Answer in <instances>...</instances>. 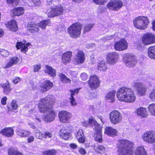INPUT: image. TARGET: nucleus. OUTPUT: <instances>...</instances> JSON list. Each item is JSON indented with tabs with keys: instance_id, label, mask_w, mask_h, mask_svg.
Here are the masks:
<instances>
[{
	"instance_id": "nucleus-64",
	"label": "nucleus",
	"mask_w": 155,
	"mask_h": 155,
	"mask_svg": "<svg viewBox=\"0 0 155 155\" xmlns=\"http://www.w3.org/2000/svg\"><path fill=\"white\" fill-rule=\"evenodd\" d=\"M21 81V79L19 77H17L13 80V82L15 84H17Z\"/></svg>"
},
{
	"instance_id": "nucleus-50",
	"label": "nucleus",
	"mask_w": 155,
	"mask_h": 155,
	"mask_svg": "<svg viewBox=\"0 0 155 155\" xmlns=\"http://www.w3.org/2000/svg\"><path fill=\"white\" fill-rule=\"evenodd\" d=\"M148 110L151 114L155 116V104H150L148 107Z\"/></svg>"
},
{
	"instance_id": "nucleus-34",
	"label": "nucleus",
	"mask_w": 155,
	"mask_h": 155,
	"mask_svg": "<svg viewBox=\"0 0 155 155\" xmlns=\"http://www.w3.org/2000/svg\"><path fill=\"white\" fill-rule=\"evenodd\" d=\"M1 86L4 89V93L8 95L10 92L12 88L11 85L10 84L8 81H7L5 83L2 84Z\"/></svg>"
},
{
	"instance_id": "nucleus-60",
	"label": "nucleus",
	"mask_w": 155,
	"mask_h": 155,
	"mask_svg": "<svg viewBox=\"0 0 155 155\" xmlns=\"http://www.w3.org/2000/svg\"><path fill=\"white\" fill-rule=\"evenodd\" d=\"M34 137L33 136H30L27 139V141L29 143H30L34 141Z\"/></svg>"
},
{
	"instance_id": "nucleus-41",
	"label": "nucleus",
	"mask_w": 155,
	"mask_h": 155,
	"mask_svg": "<svg viewBox=\"0 0 155 155\" xmlns=\"http://www.w3.org/2000/svg\"><path fill=\"white\" fill-rule=\"evenodd\" d=\"M147 90V87L143 85L140 88L136 91L137 94L139 96H142L144 95L145 94L146 91Z\"/></svg>"
},
{
	"instance_id": "nucleus-57",
	"label": "nucleus",
	"mask_w": 155,
	"mask_h": 155,
	"mask_svg": "<svg viewBox=\"0 0 155 155\" xmlns=\"http://www.w3.org/2000/svg\"><path fill=\"white\" fill-rule=\"evenodd\" d=\"M88 76L87 74L84 72L81 74L80 77L81 79L84 81L86 80Z\"/></svg>"
},
{
	"instance_id": "nucleus-54",
	"label": "nucleus",
	"mask_w": 155,
	"mask_h": 155,
	"mask_svg": "<svg viewBox=\"0 0 155 155\" xmlns=\"http://www.w3.org/2000/svg\"><path fill=\"white\" fill-rule=\"evenodd\" d=\"M53 136L51 132L48 131H46L44 132V134H43V137L45 138L47 137L49 138H51Z\"/></svg>"
},
{
	"instance_id": "nucleus-38",
	"label": "nucleus",
	"mask_w": 155,
	"mask_h": 155,
	"mask_svg": "<svg viewBox=\"0 0 155 155\" xmlns=\"http://www.w3.org/2000/svg\"><path fill=\"white\" fill-rule=\"evenodd\" d=\"M135 155H147V152L143 146L138 147L135 150Z\"/></svg>"
},
{
	"instance_id": "nucleus-25",
	"label": "nucleus",
	"mask_w": 155,
	"mask_h": 155,
	"mask_svg": "<svg viewBox=\"0 0 155 155\" xmlns=\"http://www.w3.org/2000/svg\"><path fill=\"white\" fill-rule=\"evenodd\" d=\"M94 149L96 153H99L101 155H107L106 153V148L103 145H95L94 147Z\"/></svg>"
},
{
	"instance_id": "nucleus-20",
	"label": "nucleus",
	"mask_w": 155,
	"mask_h": 155,
	"mask_svg": "<svg viewBox=\"0 0 155 155\" xmlns=\"http://www.w3.org/2000/svg\"><path fill=\"white\" fill-rule=\"evenodd\" d=\"M56 116L54 111L51 110L50 112L45 114L43 117L44 120L47 122H51L54 120Z\"/></svg>"
},
{
	"instance_id": "nucleus-29",
	"label": "nucleus",
	"mask_w": 155,
	"mask_h": 155,
	"mask_svg": "<svg viewBox=\"0 0 155 155\" xmlns=\"http://www.w3.org/2000/svg\"><path fill=\"white\" fill-rule=\"evenodd\" d=\"M6 25L11 31H15L18 30V26L15 20H12L6 24Z\"/></svg>"
},
{
	"instance_id": "nucleus-49",
	"label": "nucleus",
	"mask_w": 155,
	"mask_h": 155,
	"mask_svg": "<svg viewBox=\"0 0 155 155\" xmlns=\"http://www.w3.org/2000/svg\"><path fill=\"white\" fill-rule=\"evenodd\" d=\"M94 25V24L93 23L85 25L84 28V33L90 31Z\"/></svg>"
},
{
	"instance_id": "nucleus-55",
	"label": "nucleus",
	"mask_w": 155,
	"mask_h": 155,
	"mask_svg": "<svg viewBox=\"0 0 155 155\" xmlns=\"http://www.w3.org/2000/svg\"><path fill=\"white\" fill-rule=\"evenodd\" d=\"M150 97L151 100L155 101V89H153L150 94Z\"/></svg>"
},
{
	"instance_id": "nucleus-1",
	"label": "nucleus",
	"mask_w": 155,
	"mask_h": 155,
	"mask_svg": "<svg viewBox=\"0 0 155 155\" xmlns=\"http://www.w3.org/2000/svg\"><path fill=\"white\" fill-rule=\"evenodd\" d=\"M116 94L118 100L121 101L132 103L136 100L134 91L131 88L125 87L120 88L118 90Z\"/></svg>"
},
{
	"instance_id": "nucleus-32",
	"label": "nucleus",
	"mask_w": 155,
	"mask_h": 155,
	"mask_svg": "<svg viewBox=\"0 0 155 155\" xmlns=\"http://www.w3.org/2000/svg\"><path fill=\"white\" fill-rule=\"evenodd\" d=\"M38 25L34 23L31 22L28 25V30L31 32L34 33L39 31Z\"/></svg>"
},
{
	"instance_id": "nucleus-7",
	"label": "nucleus",
	"mask_w": 155,
	"mask_h": 155,
	"mask_svg": "<svg viewBox=\"0 0 155 155\" xmlns=\"http://www.w3.org/2000/svg\"><path fill=\"white\" fill-rule=\"evenodd\" d=\"M119 59L118 54L115 52H110L107 55L106 61L108 64L112 66L117 62Z\"/></svg>"
},
{
	"instance_id": "nucleus-33",
	"label": "nucleus",
	"mask_w": 155,
	"mask_h": 155,
	"mask_svg": "<svg viewBox=\"0 0 155 155\" xmlns=\"http://www.w3.org/2000/svg\"><path fill=\"white\" fill-rule=\"evenodd\" d=\"M16 133L18 135L21 137H26L30 134L31 132L23 129L19 128L17 130Z\"/></svg>"
},
{
	"instance_id": "nucleus-47",
	"label": "nucleus",
	"mask_w": 155,
	"mask_h": 155,
	"mask_svg": "<svg viewBox=\"0 0 155 155\" xmlns=\"http://www.w3.org/2000/svg\"><path fill=\"white\" fill-rule=\"evenodd\" d=\"M61 81L64 83H70L71 80L67 78L66 76L62 73H61L59 75Z\"/></svg>"
},
{
	"instance_id": "nucleus-15",
	"label": "nucleus",
	"mask_w": 155,
	"mask_h": 155,
	"mask_svg": "<svg viewBox=\"0 0 155 155\" xmlns=\"http://www.w3.org/2000/svg\"><path fill=\"white\" fill-rule=\"evenodd\" d=\"M95 125V127H93L94 131L95 139L96 141L101 143L102 141V134L101 133L102 127H100L97 123L93 122Z\"/></svg>"
},
{
	"instance_id": "nucleus-2",
	"label": "nucleus",
	"mask_w": 155,
	"mask_h": 155,
	"mask_svg": "<svg viewBox=\"0 0 155 155\" xmlns=\"http://www.w3.org/2000/svg\"><path fill=\"white\" fill-rule=\"evenodd\" d=\"M134 144L127 140H121L117 144V154L118 155H132Z\"/></svg>"
},
{
	"instance_id": "nucleus-40",
	"label": "nucleus",
	"mask_w": 155,
	"mask_h": 155,
	"mask_svg": "<svg viewBox=\"0 0 155 155\" xmlns=\"http://www.w3.org/2000/svg\"><path fill=\"white\" fill-rule=\"evenodd\" d=\"M93 122H96L97 123L94 118L91 117L89 118V120L84 121L83 122V125L84 126L86 127L89 124H90L91 126L93 127V128L95 127V125L94 123H93Z\"/></svg>"
},
{
	"instance_id": "nucleus-31",
	"label": "nucleus",
	"mask_w": 155,
	"mask_h": 155,
	"mask_svg": "<svg viewBox=\"0 0 155 155\" xmlns=\"http://www.w3.org/2000/svg\"><path fill=\"white\" fill-rule=\"evenodd\" d=\"M79 89H77L74 90H71L70 91L71 92V97L69 99L70 100V103L72 106H74L77 105V103L76 101L74 98L73 96L75 94H78L79 91Z\"/></svg>"
},
{
	"instance_id": "nucleus-61",
	"label": "nucleus",
	"mask_w": 155,
	"mask_h": 155,
	"mask_svg": "<svg viewBox=\"0 0 155 155\" xmlns=\"http://www.w3.org/2000/svg\"><path fill=\"white\" fill-rule=\"evenodd\" d=\"M7 97H3L1 100V104L3 105H5L6 104V101L7 100Z\"/></svg>"
},
{
	"instance_id": "nucleus-39",
	"label": "nucleus",
	"mask_w": 155,
	"mask_h": 155,
	"mask_svg": "<svg viewBox=\"0 0 155 155\" xmlns=\"http://www.w3.org/2000/svg\"><path fill=\"white\" fill-rule=\"evenodd\" d=\"M148 55L150 58L155 59V46H151L149 48Z\"/></svg>"
},
{
	"instance_id": "nucleus-35",
	"label": "nucleus",
	"mask_w": 155,
	"mask_h": 155,
	"mask_svg": "<svg viewBox=\"0 0 155 155\" xmlns=\"http://www.w3.org/2000/svg\"><path fill=\"white\" fill-rule=\"evenodd\" d=\"M24 12V9L22 7L15 8L11 11V14L14 16H19L22 15Z\"/></svg>"
},
{
	"instance_id": "nucleus-58",
	"label": "nucleus",
	"mask_w": 155,
	"mask_h": 155,
	"mask_svg": "<svg viewBox=\"0 0 155 155\" xmlns=\"http://www.w3.org/2000/svg\"><path fill=\"white\" fill-rule=\"evenodd\" d=\"M78 152L81 154L85 155L86 153V151L83 148H80L78 149Z\"/></svg>"
},
{
	"instance_id": "nucleus-21",
	"label": "nucleus",
	"mask_w": 155,
	"mask_h": 155,
	"mask_svg": "<svg viewBox=\"0 0 155 155\" xmlns=\"http://www.w3.org/2000/svg\"><path fill=\"white\" fill-rule=\"evenodd\" d=\"M74 134L79 143H83L85 142V137L82 129H79L77 132L74 133Z\"/></svg>"
},
{
	"instance_id": "nucleus-26",
	"label": "nucleus",
	"mask_w": 155,
	"mask_h": 155,
	"mask_svg": "<svg viewBox=\"0 0 155 155\" xmlns=\"http://www.w3.org/2000/svg\"><path fill=\"white\" fill-rule=\"evenodd\" d=\"M117 130L110 127H106L105 128L104 133L111 137L115 136L117 135Z\"/></svg>"
},
{
	"instance_id": "nucleus-14",
	"label": "nucleus",
	"mask_w": 155,
	"mask_h": 155,
	"mask_svg": "<svg viewBox=\"0 0 155 155\" xmlns=\"http://www.w3.org/2000/svg\"><path fill=\"white\" fill-rule=\"evenodd\" d=\"M100 81L96 75H93L90 76L88 84L90 88L92 89H96L100 86Z\"/></svg>"
},
{
	"instance_id": "nucleus-8",
	"label": "nucleus",
	"mask_w": 155,
	"mask_h": 155,
	"mask_svg": "<svg viewBox=\"0 0 155 155\" xmlns=\"http://www.w3.org/2000/svg\"><path fill=\"white\" fill-rule=\"evenodd\" d=\"M63 7L61 5H59L52 7L51 10L47 12V15L50 17L59 16L63 13Z\"/></svg>"
},
{
	"instance_id": "nucleus-12",
	"label": "nucleus",
	"mask_w": 155,
	"mask_h": 155,
	"mask_svg": "<svg viewBox=\"0 0 155 155\" xmlns=\"http://www.w3.org/2000/svg\"><path fill=\"white\" fill-rule=\"evenodd\" d=\"M123 5L122 2L120 0H115L109 2L107 5L108 9L113 11H117Z\"/></svg>"
},
{
	"instance_id": "nucleus-56",
	"label": "nucleus",
	"mask_w": 155,
	"mask_h": 155,
	"mask_svg": "<svg viewBox=\"0 0 155 155\" xmlns=\"http://www.w3.org/2000/svg\"><path fill=\"white\" fill-rule=\"evenodd\" d=\"M115 35V34L112 35H107V36H106L104 37V41H107V40H110L114 38Z\"/></svg>"
},
{
	"instance_id": "nucleus-43",
	"label": "nucleus",
	"mask_w": 155,
	"mask_h": 155,
	"mask_svg": "<svg viewBox=\"0 0 155 155\" xmlns=\"http://www.w3.org/2000/svg\"><path fill=\"white\" fill-rule=\"evenodd\" d=\"M50 22L49 20H44L39 23L38 26L42 29H45L46 26L50 24Z\"/></svg>"
},
{
	"instance_id": "nucleus-9",
	"label": "nucleus",
	"mask_w": 155,
	"mask_h": 155,
	"mask_svg": "<svg viewBox=\"0 0 155 155\" xmlns=\"http://www.w3.org/2000/svg\"><path fill=\"white\" fill-rule=\"evenodd\" d=\"M142 41L145 45L154 44L155 43V35L151 33H146L142 37Z\"/></svg>"
},
{
	"instance_id": "nucleus-13",
	"label": "nucleus",
	"mask_w": 155,
	"mask_h": 155,
	"mask_svg": "<svg viewBox=\"0 0 155 155\" xmlns=\"http://www.w3.org/2000/svg\"><path fill=\"white\" fill-rule=\"evenodd\" d=\"M124 60L125 65L128 67H133L137 63L135 57L131 54H126Z\"/></svg>"
},
{
	"instance_id": "nucleus-11",
	"label": "nucleus",
	"mask_w": 155,
	"mask_h": 155,
	"mask_svg": "<svg viewBox=\"0 0 155 155\" xmlns=\"http://www.w3.org/2000/svg\"><path fill=\"white\" fill-rule=\"evenodd\" d=\"M128 46L127 41L124 39H121L115 43L114 48L116 51H121L127 49Z\"/></svg>"
},
{
	"instance_id": "nucleus-44",
	"label": "nucleus",
	"mask_w": 155,
	"mask_h": 155,
	"mask_svg": "<svg viewBox=\"0 0 155 155\" xmlns=\"http://www.w3.org/2000/svg\"><path fill=\"white\" fill-rule=\"evenodd\" d=\"M57 153L55 150H49L43 152L42 154L43 155H56Z\"/></svg>"
},
{
	"instance_id": "nucleus-24",
	"label": "nucleus",
	"mask_w": 155,
	"mask_h": 155,
	"mask_svg": "<svg viewBox=\"0 0 155 155\" xmlns=\"http://www.w3.org/2000/svg\"><path fill=\"white\" fill-rule=\"evenodd\" d=\"M61 137L65 140H68L71 135V131L63 128L60 131Z\"/></svg>"
},
{
	"instance_id": "nucleus-22",
	"label": "nucleus",
	"mask_w": 155,
	"mask_h": 155,
	"mask_svg": "<svg viewBox=\"0 0 155 155\" xmlns=\"http://www.w3.org/2000/svg\"><path fill=\"white\" fill-rule=\"evenodd\" d=\"M116 91H112L108 92L105 95V99L108 102L113 103L115 101Z\"/></svg>"
},
{
	"instance_id": "nucleus-59",
	"label": "nucleus",
	"mask_w": 155,
	"mask_h": 155,
	"mask_svg": "<svg viewBox=\"0 0 155 155\" xmlns=\"http://www.w3.org/2000/svg\"><path fill=\"white\" fill-rule=\"evenodd\" d=\"M41 68V66L40 65H34V71L36 72L38 71Z\"/></svg>"
},
{
	"instance_id": "nucleus-6",
	"label": "nucleus",
	"mask_w": 155,
	"mask_h": 155,
	"mask_svg": "<svg viewBox=\"0 0 155 155\" xmlns=\"http://www.w3.org/2000/svg\"><path fill=\"white\" fill-rule=\"evenodd\" d=\"M109 120L114 125L120 123L122 119L121 113L118 110H114L112 111L109 115Z\"/></svg>"
},
{
	"instance_id": "nucleus-48",
	"label": "nucleus",
	"mask_w": 155,
	"mask_h": 155,
	"mask_svg": "<svg viewBox=\"0 0 155 155\" xmlns=\"http://www.w3.org/2000/svg\"><path fill=\"white\" fill-rule=\"evenodd\" d=\"M8 155H23V154L18 151L10 149L8 150Z\"/></svg>"
},
{
	"instance_id": "nucleus-36",
	"label": "nucleus",
	"mask_w": 155,
	"mask_h": 155,
	"mask_svg": "<svg viewBox=\"0 0 155 155\" xmlns=\"http://www.w3.org/2000/svg\"><path fill=\"white\" fill-rule=\"evenodd\" d=\"M135 113L138 115L143 117H145L147 116L146 108L142 107H140L137 109L135 110Z\"/></svg>"
},
{
	"instance_id": "nucleus-52",
	"label": "nucleus",
	"mask_w": 155,
	"mask_h": 155,
	"mask_svg": "<svg viewBox=\"0 0 155 155\" xmlns=\"http://www.w3.org/2000/svg\"><path fill=\"white\" fill-rule=\"evenodd\" d=\"M0 54L4 57H7L9 55V53L7 50L0 49Z\"/></svg>"
},
{
	"instance_id": "nucleus-62",
	"label": "nucleus",
	"mask_w": 155,
	"mask_h": 155,
	"mask_svg": "<svg viewBox=\"0 0 155 155\" xmlns=\"http://www.w3.org/2000/svg\"><path fill=\"white\" fill-rule=\"evenodd\" d=\"M32 1L33 3L36 6H38L40 4V0H32Z\"/></svg>"
},
{
	"instance_id": "nucleus-46",
	"label": "nucleus",
	"mask_w": 155,
	"mask_h": 155,
	"mask_svg": "<svg viewBox=\"0 0 155 155\" xmlns=\"http://www.w3.org/2000/svg\"><path fill=\"white\" fill-rule=\"evenodd\" d=\"M143 85V84L142 83L138 81H136L133 82L132 86L135 89L136 91Z\"/></svg>"
},
{
	"instance_id": "nucleus-53",
	"label": "nucleus",
	"mask_w": 155,
	"mask_h": 155,
	"mask_svg": "<svg viewBox=\"0 0 155 155\" xmlns=\"http://www.w3.org/2000/svg\"><path fill=\"white\" fill-rule=\"evenodd\" d=\"M7 2L11 4H12L13 6L17 5L19 2V0H7Z\"/></svg>"
},
{
	"instance_id": "nucleus-30",
	"label": "nucleus",
	"mask_w": 155,
	"mask_h": 155,
	"mask_svg": "<svg viewBox=\"0 0 155 155\" xmlns=\"http://www.w3.org/2000/svg\"><path fill=\"white\" fill-rule=\"evenodd\" d=\"M19 61V59L17 57H13L11 58L9 61L7 63L5 66L4 67V68H9L14 64H17Z\"/></svg>"
},
{
	"instance_id": "nucleus-5",
	"label": "nucleus",
	"mask_w": 155,
	"mask_h": 155,
	"mask_svg": "<svg viewBox=\"0 0 155 155\" xmlns=\"http://www.w3.org/2000/svg\"><path fill=\"white\" fill-rule=\"evenodd\" d=\"M134 26L137 28L143 30L145 29L150 23L147 16H139L133 20Z\"/></svg>"
},
{
	"instance_id": "nucleus-19",
	"label": "nucleus",
	"mask_w": 155,
	"mask_h": 155,
	"mask_svg": "<svg viewBox=\"0 0 155 155\" xmlns=\"http://www.w3.org/2000/svg\"><path fill=\"white\" fill-rule=\"evenodd\" d=\"M0 134L7 137H12L14 135V130L12 127H5L1 130Z\"/></svg>"
},
{
	"instance_id": "nucleus-45",
	"label": "nucleus",
	"mask_w": 155,
	"mask_h": 155,
	"mask_svg": "<svg viewBox=\"0 0 155 155\" xmlns=\"http://www.w3.org/2000/svg\"><path fill=\"white\" fill-rule=\"evenodd\" d=\"M34 135L35 137L38 139H41L43 137V134L37 129L34 130Z\"/></svg>"
},
{
	"instance_id": "nucleus-51",
	"label": "nucleus",
	"mask_w": 155,
	"mask_h": 155,
	"mask_svg": "<svg viewBox=\"0 0 155 155\" xmlns=\"http://www.w3.org/2000/svg\"><path fill=\"white\" fill-rule=\"evenodd\" d=\"M93 2L97 5H103L106 3L108 0H92Z\"/></svg>"
},
{
	"instance_id": "nucleus-16",
	"label": "nucleus",
	"mask_w": 155,
	"mask_h": 155,
	"mask_svg": "<svg viewBox=\"0 0 155 155\" xmlns=\"http://www.w3.org/2000/svg\"><path fill=\"white\" fill-rule=\"evenodd\" d=\"M58 116L60 121L62 123H66L69 121L71 115L68 112L62 110L59 112Z\"/></svg>"
},
{
	"instance_id": "nucleus-4",
	"label": "nucleus",
	"mask_w": 155,
	"mask_h": 155,
	"mask_svg": "<svg viewBox=\"0 0 155 155\" xmlns=\"http://www.w3.org/2000/svg\"><path fill=\"white\" fill-rule=\"evenodd\" d=\"M82 25L80 23H76L70 26L68 29V32L70 36L74 38L79 37L81 32Z\"/></svg>"
},
{
	"instance_id": "nucleus-10",
	"label": "nucleus",
	"mask_w": 155,
	"mask_h": 155,
	"mask_svg": "<svg viewBox=\"0 0 155 155\" xmlns=\"http://www.w3.org/2000/svg\"><path fill=\"white\" fill-rule=\"evenodd\" d=\"M143 140L150 143L155 142V132L153 131H147L145 132L142 135Z\"/></svg>"
},
{
	"instance_id": "nucleus-63",
	"label": "nucleus",
	"mask_w": 155,
	"mask_h": 155,
	"mask_svg": "<svg viewBox=\"0 0 155 155\" xmlns=\"http://www.w3.org/2000/svg\"><path fill=\"white\" fill-rule=\"evenodd\" d=\"M70 147L72 149H76L77 147V145L74 143H71L69 145Z\"/></svg>"
},
{
	"instance_id": "nucleus-23",
	"label": "nucleus",
	"mask_w": 155,
	"mask_h": 155,
	"mask_svg": "<svg viewBox=\"0 0 155 155\" xmlns=\"http://www.w3.org/2000/svg\"><path fill=\"white\" fill-rule=\"evenodd\" d=\"M72 55V53L71 51H68L63 53L61 57L63 63L64 64L69 63L71 61Z\"/></svg>"
},
{
	"instance_id": "nucleus-37",
	"label": "nucleus",
	"mask_w": 155,
	"mask_h": 155,
	"mask_svg": "<svg viewBox=\"0 0 155 155\" xmlns=\"http://www.w3.org/2000/svg\"><path fill=\"white\" fill-rule=\"evenodd\" d=\"M18 107V105L16 101L13 100L11 102L10 104L8 106V112H15L17 109Z\"/></svg>"
},
{
	"instance_id": "nucleus-28",
	"label": "nucleus",
	"mask_w": 155,
	"mask_h": 155,
	"mask_svg": "<svg viewBox=\"0 0 155 155\" xmlns=\"http://www.w3.org/2000/svg\"><path fill=\"white\" fill-rule=\"evenodd\" d=\"M45 72L47 73L50 76L54 77L56 76V71L51 67L46 65L45 66Z\"/></svg>"
},
{
	"instance_id": "nucleus-3",
	"label": "nucleus",
	"mask_w": 155,
	"mask_h": 155,
	"mask_svg": "<svg viewBox=\"0 0 155 155\" xmlns=\"http://www.w3.org/2000/svg\"><path fill=\"white\" fill-rule=\"evenodd\" d=\"M55 99L53 95H50L41 99L38 102L39 110L41 113H46L52 108L51 102L53 103Z\"/></svg>"
},
{
	"instance_id": "nucleus-27",
	"label": "nucleus",
	"mask_w": 155,
	"mask_h": 155,
	"mask_svg": "<svg viewBox=\"0 0 155 155\" xmlns=\"http://www.w3.org/2000/svg\"><path fill=\"white\" fill-rule=\"evenodd\" d=\"M30 45L29 43L25 44L22 42H18L17 43L16 47L18 49H21V51L25 53L28 49V46Z\"/></svg>"
},
{
	"instance_id": "nucleus-17",
	"label": "nucleus",
	"mask_w": 155,
	"mask_h": 155,
	"mask_svg": "<svg viewBox=\"0 0 155 155\" xmlns=\"http://www.w3.org/2000/svg\"><path fill=\"white\" fill-rule=\"evenodd\" d=\"M85 60L84 53L82 51H78L75 57L73 60V62L75 64L83 63Z\"/></svg>"
},
{
	"instance_id": "nucleus-42",
	"label": "nucleus",
	"mask_w": 155,
	"mask_h": 155,
	"mask_svg": "<svg viewBox=\"0 0 155 155\" xmlns=\"http://www.w3.org/2000/svg\"><path fill=\"white\" fill-rule=\"evenodd\" d=\"M97 68L101 71H105L107 69L105 62L104 61H100L98 64Z\"/></svg>"
},
{
	"instance_id": "nucleus-18",
	"label": "nucleus",
	"mask_w": 155,
	"mask_h": 155,
	"mask_svg": "<svg viewBox=\"0 0 155 155\" xmlns=\"http://www.w3.org/2000/svg\"><path fill=\"white\" fill-rule=\"evenodd\" d=\"M53 85V83L49 80L44 81L40 86L41 91L42 92H46L51 89Z\"/></svg>"
}]
</instances>
